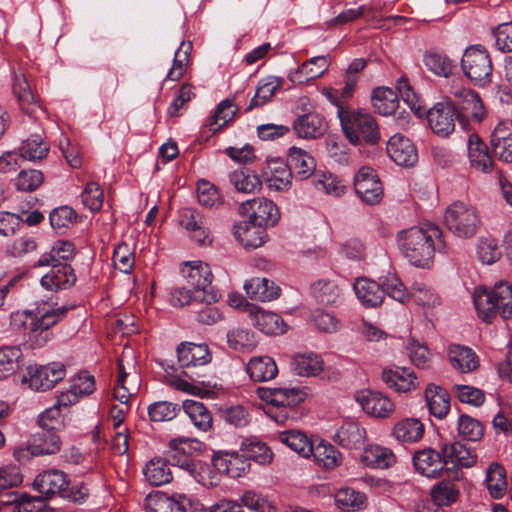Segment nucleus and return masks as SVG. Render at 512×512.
Returning <instances> with one entry per match:
<instances>
[{"mask_svg":"<svg viewBox=\"0 0 512 512\" xmlns=\"http://www.w3.org/2000/svg\"><path fill=\"white\" fill-rule=\"evenodd\" d=\"M71 307L38 301L33 309L11 315L12 329L22 333L25 343L32 349L44 347L54 336L51 328L61 322Z\"/></svg>","mask_w":512,"mask_h":512,"instance_id":"obj_1","label":"nucleus"},{"mask_svg":"<svg viewBox=\"0 0 512 512\" xmlns=\"http://www.w3.org/2000/svg\"><path fill=\"white\" fill-rule=\"evenodd\" d=\"M397 241L404 257L414 266L421 268L430 266L436 250L445 249L442 231L433 224L402 230L397 234Z\"/></svg>","mask_w":512,"mask_h":512,"instance_id":"obj_2","label":"nucleus"},{"mask_svg":"<svg viewBox=\"0 0 512 512\" xmlns=\"http://www.w3.org/2000/svg\"><path fill=\"white\" fill-rule=\"evenodd\" d=\"M328 96L337 107L343 133L351 144L373 146L379 143V126L369 112L362 109L351 110L341 100L334 98L332 93Z\"/></svg>","mask_w":512,"mask_h":512,"instance_id":"obj_3","label":"nucleus"},{"mask_svg":"<svg viewBox=\"0 0 512 512\" xmlns=\"http://www.w3.org/2000/svg\"><path fill=\"white\" fill-rule=\"evenodd\" d=\"M478 316L491 323L499 314L503 319L512 318V285L499 282L493 288L478 287L473 293Z\"/></svg>","mask_w":512,"mask_h":512,"instance_id":"obj_4","label":"nucleus"},{"mask_svg":"<svg viewBox=\"0 0 512 512\" xmlns=\"http://www.w3.org/2000/svg\"><path fill=\"white\" fill-rule=\"evenodd\" d=\"M259 397L267 402L266 413L277 423L294 418V408L304 401L305 393L299 388H259Z\"/></svg>","mask_w":512,"mask_h":512,"instance_id":"obj_5","label":"nucleus"},{"mask_svg":"<svg viewBox=\"0 0 512 512\" xmlns=\"http://www.w3.org/2000/svg\"><path fill=\"white\" fill-rule=\"evenodd\" d=\"M444 224L456 237L472 238L481 226L479 210L470 203L455 201L445 210Z\"/></svg>","mask_w":512,"mask_h":512,"instance_id":"obj_6","label":"nucleus"},{"mask_svg":"<svg viewBox=\"0 0 512 512\" xmlns=\"http://www.w3.org/2000/svg\"><path fill=\"white\" fill-rule=\"evenodd\" d=\"M461 67L464 75L475 85L485 87L492 81V59L481 45L470 46L464 51Z\"/></svg>","mask_w":512,"mask_h":512,"instance_id":"obj_7","label":"nucleus"},{"mask_svg":"<svg viewBox=\"0 0 512 512\" xmlns=\"http://www.w3.org/2000/svg\"><path fill=\"white\" fill-rule=\"evenodd\" d=\"M66 375L65 365L60 362H52L46 365H30L27 367L23 382L35 391H47L52 389Z\"/></svg>","mask_w":512,"mask_h":512,"instance_id":"obj_8","label":"nucleus"},{"mask_svg":"<svg viewBox=\"0 0 512 512\" xmlns=\"http://www.w3.org/2000/svg\"><path fill=\"white\" fill-rule=\"evenodd\" d=\"M427 120L435 134L447 137L454 131L456 120L459 121L457 106L450 100L438 102L428 110Z\"/></svg>","mask_w":512,"mask_h":512,"instance_id":"obj_9","label":"nucleus"},{"mask_svg":"<svg viewBox=\"0 0 512 512\" xmlns=\"http://www.w3.org/2000/svg\"><path fill=\"white\" fill-rule=\"evenodd\" d=\"M239 210L241 214L247 215L248 219L266 229L275 226L280 219V212L276 204L264 197L243 202Z\"/></svg>","mask_w":512,"mask_h":512,"instance_id":"obj_10","label":"nucleus"},{"mask_svg":"<svg viewBox=\"0 0 512 512\" xmlns=\"http://www.w3.org/2000/svg\"><path fill=\"white\" fill-rule=\"evenodd\" d=\"M356 194L369 205L379 203L383 196L382 183L376 172L367 166L361 167L354 178Z\"/></svg>","mask_w":512,"mask_h":512,"instance_id":"obj_11","label":"nucleus"},{"mask_svg":"<svg viewBox=\"0 0 512 512\" xmlns=\"http://www.w3.org/2000/svg\"><path fill=\"white\" fill-rule=\"evenodd\" d=\"M146 505L151 512H196L198 502L193 501L186 495L167 496L157 492L146 498Z\"/></svg>","mask_w":512,"mask_h":512,"instance_id":"obj_12","label":"nucleus"},{"mask_svg":"<svg viewBox=\"0 0 512 512\" xmlns=\"http://www.w3.org/2000/svg\"><path fill=\"white\" fill-rule=\"evenodd\" d=\"M413 464L419 473L429 478L440 477L445 467L447 472L451 470V468L447 467V461L442 449L440 451H436L433 448H424L415 451L413 455Z\"/></svg>","mask_w":512,"mask_h":512,"instance_id":"obj_13","label":"nucleus"},{"mask_svg":"<svg viewBox=\"0 0 512 512\" xmlns=\"http://www.w3.org/2000/svg\"><path fill=\"white\" fill-rule=\"evenodd\" d=\"M262 182L265 181L270 188L277 191L286 190L291 186L293 178L288 161L282 159H268L261 168Z\"/></svg>","mask_w":512,"mask_h":512,"instance_id":"obj_14","label":"nucleus"},{"mask_svg":"<svg viewBox=\"0 0 512 512\" xmlns=\"http://www.w3.org/2000/svg\"><path fill=\"white\" fill-rule=\"evenodd\" d=\"M389 157L399 166L412 167L418 161V152L414 143L402 134H395L387 142Z\"/></svg>","mask_w":512,"mask_h":512,"instance_id":"obj_15","label":"nucleus"},{"mask_svg":"<svg viewBox=\"0 0 512 512\" xmlns=\"http://www.w3.org/2000/svg\"><path fill=\"white\" fill-rule=\"evenodd\" d=\"M181 274L186 284L196 292L207 295L213 290L211 287L213 274L208 264L201 261L186 262L181 268Z\"/></svg>","mask_w":512,"mask_h":512,"instance_id":"obj_16","label":"nucleus"},{"mask_svg":"<svg viewBox=\"0 0 512 512\" xmlns=\"http://www.w3.org/2000/svg\"><path fill=\"white\" fill-rule=\"evenodd\" d=\"M212 464L220 473L227 474L231 478L241 477L250 468V461L244 452L218 451L212 457Z\"/></svg>","mask_w":512,"mask_h":512,"instance_id":"obj_17","label":"nucleus"},{"mask_svg":"<svg viewBox=\"0 0 512 512\" xmlns=\"http://www.w3.org/2000/svg\"><path fill=\"white\" fill-rule=\"evenodd\" d=\"M355 399L368 415L374 417L387 418L394 411L393 402L387 396L377 391H358L355 394Z\"/></svg>","mask_w":512,"mask_h":512,"instance_id":"obj_18","label":"nucleus"},{"mask_svg":"<svg viewBox=\"0 0 512 512\" xmlns=\"http://www.w3.org/2000/svg\"><path fill=\"white\" fill-rule=\"evenodd\" d=\"M69 481L67 475L60 470H48L40 473L33 482V488L43 499H51L55 495L62 497Z\"/></svg>","mask_w":512,"mask_h":512,"instance_id":"obj_19","label":"nucleus"},{"mask_svg":"<svg viewBox=\"0 0 512 512\" xmlns=\"http://www.w3.org/2000/svg\"><path fill=\"white\" fill-rule=\"evenodd\" d=\"M51 270L42 276L41 285L47 290L69 289L76 283L77 277L71 265L65 262L50 264Z\"/></svg>","mask_w":512,"mask_h":512,"instance_id":"obj_20","label":"nucleus"},{"mask_svg":"<svg viewBox=\"0 0 512 512\" xmlns=\"http://www.w3.org/2000/svg\"><path fill=\"white\" fill-rule=\"evenodd\" d=\"M193 444H198L196 441L172 439L169 443V451L165 458L170 466L179 467L189 474L196 472V463L191 456L190 450Z\"/></svg>","mask_w":512,"mask_h":512,"instance_id":"obj_21","label":"nucleus"},{"mask_svg":"<svg viewBox=\"0 0 512 512\" xmlns=\"http://www.w3.org/2000/svg\"><path fill=\"white\" fill-rule=\"evenodd\" d=\"M233 234L246 249L261 247L267 239L266 228L250 219L234 224Z\"/></svg>","mask_w":512,"mask_h":512,"instance_id":"obj_22","label":"nucleus"},{"mask_svg":"<svg viewBox=\"0 0 512 512\" xmlns=\"http://www.w3.org/2000/svg\"><path fill=\"white\" fill-rule=\"evenodd\" d=\"M180 367L190 369L203 366L211 361V353L206 344L182 342L177 347Z\"/></svg>","mask_w":512,"mask_h":512,"instance_id":"obj_23","label":"nucleus"},{"mask_svg":"<svg viewBox=\"0 0 512 512\" xmlns=\"http://www.w3.org/2000/svg\"><path fill=\"white\" fill-rule=\"evenodd\" d=\"M381 379L388 388L399 393H406L418 387L416 375L405 367L385 368Z\"/></svg>","mask_w":512,"mask_h":512,"instance_id":"obj_24","label":"nucleus"},{"mask_svg":"<svg viewBox=\"0 0 512 512\" xmlns=\"http://www.w3.org/2000/svg\"><path fill=\"white\" fill-rule=\"evenodd\" d=\"M457 106L459 114V123L463 126L469 118L481 122L485 116V109L483 102L479 95L472 90H464L462 92V99L454 102Z\"/></svg>","mask_w":512,"mask_h":512,"instance_id":"obj_25","label":"nucleus"},{"mask_svg":"<svg viewBox=\"0 0 512 512\" xmlns=\"http://www.w3.org/2000/svg\"><path fill=\"white\" fill-rule=\"evenodd\" d=\"M492 150L499 160L512 163V122L499 123L491 135Z\"/></svg>","mask_w":512,"mask_h":512,"instance_id":"obj_26","label":"nucleus"},{"mask_svg":"<svg viewBox=\"0 0 512 512\" xmlns=\"http://www.w3.org/2000/svg\"><path fill=\"white\" fill-rule=\"evenodd\" d=\"M468 156L473 168L488 173L493 169L494 161L486 143L475 133L468 138Z\"/></svg>","mask_w":512,"mask_h":512,"instance_id":"obj_27","label":"nucleus"},{"mask_svg":"<svg viewBox=\"0 0 512 512\" xmlns=\"http://www.w3.org/2000/svg\"><path fill=\"white\" fill-rule=\"evenodd\" d=\"M327 124L323 116L318 113L300 115L293 123V129L298 137L315 139L326 132Z\"/></svg>","mask_w":512,"mask_h":512,"instance_id":"obj_28","label":"nucleus"},{"mask_svg":"<svg viewBox=\"0 0 512 512\" xmlns=\"http://www.w3.org/2000/svg\"><path fill=\"white\" fill-rule=\"evenodd\" d=\"M287 161L292 175L297 179L305 180L311 176H314V178L317 177L314 174L316 169L314 158L301 148L291 147Z\"/></svg>","mask_w":512,"mask_h":512,"instance_id":"obj_29","label":"nucleus"},{"mask_svg":"<svg viewBox=\"0 0 512 512\" xmlns=\"http://www.w3.org/2000/svg\"><path fill=\"white\" fill-rule=\"evenodd\" d=\"M246 294L255 301L267 302L277 299L281 289L268 278L253 277L244 285Z\"/></svg>","mask_w":512,"mask_h":512,"instance_id":"obj_30","label":"nucleus"},{"mask_svg":"<svg viewBox=\"0 0 512 512\" xmlns=\"http://www.w3.org/2000/svg\"><path fill=\"white\" fill-rule=\"evenodd\" d=\"M12 90L21 110L29 116H33L40 105L24 74H14Z\"/></svg>","mask_w":512,"mask_h":512,"instance_id":"obj_31","label":"nucleus"},{"mask_svg":"<svg viewBox=\"0 0 512 512\" xmlns=\"http://www.w3.org/2000/svg\"><path fill=\"white\" fill-rule=\"evenodd\" d=\"M248 311L251 323L261 332L267 335L285 332L283 321L276 313L263 311L254 305L250 306Z\"/></svg>","mask_w":512,"mask_h":512,"instance_id":"obj_32","label":"nucleus"},{"mask_svg":"<svg viewBox=\"0 0 512 512\" xmlns=\"http://www.w3.org/2000/svg\"><path fill=\"white\" fill-rule=\"evenodd\" d=\"M221 295L216 290H211L207 295L203 292H196L187 284L175 288L171 293L170 302L173 306L183 307L192 302H207L208 304L216 303Z\"/></svg>","mask_w":512,"mask_h":512,"instance_id":"obj_33","label":"nucleus"},{"mask_svg":"<svg viewBox=\"0 0 512 512\" xmlns=\"http://www.w3.org/2000/svg\"><path fill=\"white\" fill-rule=\"evenodd\" d=\"M442 452L447 461V466L472 467L477 461V455L461 442L445 443L442 445Z\"/></svg>","mask_w":512,"mask_h":512,"instance_id":"obj_34","label":"nucleus"},{"mask_svg":"<svg viewBox=\"0 0 512 512\" xmlns=\"http://www.w3.org/2000/svg\"><path fill=\"white\" fill-rule=\"evenodd\" d=\"M354 290L358 299L367 307H377L384 300L382 285L373 280L358 278Z\"/></svg>","mask_w":512,"mask_h":512,"instance_id":"obj_35","label":"nucleus"},{"mask_svg":"<svg viewBox=\"0 0 512 512\" xmlns=\"http://www.w3.org/2000/svg\"><path fill=\"white\" fill-rule=\"evenodd\" d=\"M423 64L429 72L444 78H449L455 67L448 55L436 49H429L424 52Z\"/></svg>","mask_w":512,"mask_h":512,"instance_id":"obj_36","label":"nucleus"},{"mask_svg":"<svg viewBox=\"0 0 512 512\" xmlns=\"http://www.w3.org/2000/svg\"><path fill=\"white\" fill-rule=\"evenodd\" d=\"M329 67L326 56L313 57L304 62L294 74L290 76L292 82L299 84L321 77Z\"/></svg>","mask_w":512,"mask_h":512,"instance_id":"obj_37","label":"nucleus"},{"mask_svg":"<svg viewBox=\"0 0 512 512\" xmlns=\"http://www.w3.org/2000/svg\"><path fill=\"white\" fill-rule=\"evenodd\" d=\"M429 411L435 417L444 418L450 409V396L447 390L435 384H429L425 390Z\"/></svg>","mask_w":512,"mask_h":512,"instance_id":"obj_38","label":"nucleus"},{"mask_svg":"<svg viewBox=\"0 0 512 512\" xmlns=\"http://www.w3.org/2000/svg\"><path fill=\"white\" fill-rule=\"evenodd\" d=\"M40 430L34 433L30 440L32 443L33 453L43 454H55L61 449V439L57 434V431L49 430L45 428H39Z\"/></svg>","mask_w":512,"mask_h":512,"instance_id":"obj_39","label":"nucleus"},{"mask_svg":"<svg viewBox=\"0 0 512 512\" xmlns=\"http://www.w3.org/2000/svg\"><path fill=\"white\" fill-rule=\"evenodd\" d=\"M247 372L253 381L264 382L275 378L278 374V368L271 357L259 356L248 362Z\"/></svg>","mask_w":512,"mask_h":512,"instance_id":"obj_40","label":"nucleus"},{"mask_svg":"<svg viewBox=\"0 0 512 512\" xmlns=\"http://www.w3.org/2000/svg\"><path fill=\"white\" fill-rule=\"evenodd\" d=\"M366 431L358 423L345 422L337 431L338 444L347 449H357L364 445Z\"/></svg>","mask_w":512,"mask_h":512,"instance_id":"obj_41","label":"nucleus"},{"mask_svg":"<svg viewBox=\"0 0 512 512\" xmlns=\"http://www.w3.org/2000/svg\"><path fill=\"white\" fill-rule=\"evenodd\" d=\"M371 101L375 111L384 116L393 114L399 106L397 92L388 87L375 88Z\"/></svg>","mask_w":512,"mask_h":512,"instance_id":"obj_42","label":"nucleus"},{"mask_svg":"<svg viewBox=\"0 0 512 512\" xmlns=\"http://www.w3.org/2000/svg\"><path fill=\"white\" fill-rule=\"evenodd\" d=\"M450 361L454 368L463 373L474 371L479 366V359L476 353L468 347L452 345L449 349Z\"/></svg>","mask_w":512,"mask_h":512,"instance_id":"obj_43","label":"nucleus"},{"mask_svg":"<svg viewBox=\"0 0 512 512\" xmlns=\"http://www.w3.org/2000/svg\"><path fill=\"white\" fill-rule=\"evenodd\" d=\"M144 476L153 486L167 484L173 479L170 465L165 458L151 459L144 469Z\"/></svg>","mask_w":512,"mask_h":512,"instance_id":"obj_44","label":"nucleus"},{"mask_svg":"<svg viewBox=\"0 0 512 512\" xmlns=\"http://www.w3.org/2000/svg\"><path fill=\"white\" fill-rule=\"evenodd\" d=\"M291 368L299 376H316L323 369V361L313 353L297 354L292 358Z\"/></svg>","mask_w":512,"mask_h":512,"instance_id":"obj_45","label":"nucleus"},{"mask_svg":"<svg viewBox=\"0 0 512 512\" xmlns=\"http://www.w3.org/2000/svg\"><path fill=\"white\" fill-rule=\"evenodd\" d=\"M424 434L423 423L416 418H407L399 421L393 428V435L402 442H417Z\"/></svg>","mask_w":512,"mask_h":512,"instance_id":"obj_46","label":"nucleus"},{"mask_svg":"<svg viewBox=\"0 0 512 512\" xmlns=\"http://www.w3.org/2000/svg\"><path fill=\"white\" fill-rule=\"evenodd\" d=\"M229 178L238 192L255 193L262 188V179L249 169L236 170Z\"/></svg>","mask_w":512,"mask_h":512,"instance_id":"obj_47","label":"nucleus"},{"mask_svg":"<svg viewBox=\"0 0 512 512\" xmlns=\"http://www.w3.org/2000/svg\"><path fill=\"white\" fill-rule=\"evenodd\" d=\"M183 409L199 430L208 431L212 427V415L203 403L185 400Z\"/></svg>","mask_w":512,"mask_h":512,"instance_id":"obj_48","label":"nucleus"},{"mask_svg":"<svg viewBox=\"0 0 512 512\" xmlns=\"http://www.w3.org/2000/svg\"><path fill=\"white\" fill-rule=\"evenodd\" d=\"M75 256L74 245L70 241H57L49 253L43 254L37 261L36 266H48L53 262H65Z\"/></svg>","mask_w":512,"mask_h":512,"instance_id":"obj_49","label":"nucleus"},{"mask_svg":"<svg viewBox=\"0 0 512 512\" xmlns=\"http://www.w3.org/2000/svg\"><path fill=\"white\" fill-rule=\"evenodd\" d=\"M280 440L300 456L305 458L311 456L313 443L304 433L296 430L285 431L280 434Z\"/></svg>","mask_w":512,"mask_h":512,"instance_id":"obj_50","label":"nucleus"},{"mask_svg":"<svg viewBox=\"0 0 512 512\" xmlns=\"http://www.w3.org/2000/svg\"><path fill=\"white\" fill-rule=\"evenodd\" d=\"M48 151V143L44 142L41 136L36 134L24 140L19 148L20 156L30 161L44 159Z\"/></svg>","mask_w":512,"mask_h":512,"instance_id":"obj_51","label":"nucleus"},{"mask_svg":"<svg viewBox=\"0 0 512 512\" xmlns=\"http://www.w3.org/2000/svg\"><path fill=\"white\" fill-rule=\"evenodd\" d=\"M228 346L235 351H251L256 347L254 333L247 329L233 328L227 333Z\"/></svg>","mask_w":512,"mask_h":512,"instance_id":"obj_52","label":"nucleus"},{"mask_svg":"<svg viewBox=\"0 0 512 512\" xmlns=\"http://www.w3.org/2000/svg\"><path fill=\"white\" fill-rule=\"evenodd\" d=\"M241 451L249 461L253 459L260 464L270 463L273 458L271 449L258 439H246L242 442Z\"/></svg>","mask_w":512,"mask_h":512,"instance_id":"obj_53","label":"nucleus"},{"mask_svg":"<svg viewBox=\"0 0 512 512\" xmlns=\"http://www.w3.org/2000/svg\"><path fill=\"white\" fill-rule=\"evenodd\" d=\"M234 108V104L230 99H225L220 102L214 112L209 118L207 127L213 133L219 131L222 127L226 126L234 117L237 112V108Z\"/></svg>","mask_w":512,"mask_h":512,"instance_id":"obj_54","label":"nucleus"},{"mask_svg":"<svg viewBox=\"0 0 512 512\" xmlns=\"http://www.w3.org/2000/svg\"><path fill=\"white\" fill-rule=\"evenodd\" d=\"M487 488L490 495L499 499L503 497L507 489L506 472L499 464H492L487 471Z\"/></svg>","mask_w":512,"mask_h":512,"instance_id":"obj_55","label":"nucleus"},{"mask_svg":"<svg viewBox=\"0 0 512 512\" xmlns=\"http://www.w3.org/2000/svg\"><path fill=\"white\" fill-rule=\"evenodd\" d=\"M314 298L322 305L336 304L340 297L338 286L329 280H319L312 287Z\"/></svg>","mask_w":512,"mask_h":512,"instance_id":"obj_56","label":"nucleus"},{"mask_svg":"<svg viewBox=\"0 0 512 512\" xmlns=\"http://www.w3.org/2000/svg\"><path fill=\"white\" fill-rule=\"evenodd\" d=\"M459 490L456 485L447 480L439 482L431 490V498L437 506H448L458 498Z\"/></svg>","mask_w":512,"mask_h":512,"instance_id":"obj_57","label":"nucleus"},{"mask_svg":"<svg viewBox=\"0 0 512 512\" xmlns=\"http://www.w3.org/2000/svg\"><path fill=\"white\" fill-rule=\"evenodd\" d=\"M311 455L319 466L326 469H333L339 463V452L331 444L320 442L316 446L313 445Z\"/></svg>","mask_w":512,"mask_h":512,"instance_id":"obj_58","label":"nucleus"},{"mask_svg":"<svg viewBox=\"0 0 512 512\" xmlns=\"http://www.w3.org/2000/svg\"><path fill=\"white\" fill-rule=\"evenodd\" d=\"M179 411L180 406L169 401L154 402L148 407V415L153 422L170 421L177 416Z\"/></svg>","mask_w":512,"mask_h":512,"instance_id":"obj_59","label":"nucleus"},{"mask_svg":"<svg viewBox=\"0 0 512 512\" xmlns=\"http://www.w3.org/2000/svg\"><path fill=\"white\" fill-rule=\"evenodd\" d=\"M21 351L16 347L0 348V380L14 374L18 369Z\"/></svg>","mask_w":512,"mask_h":512,"instance_id":"obj_60","label":"nucleus"},{"mask_svg":"<svg viewBox=\"0 0 512 512\" xmlns=\"http://www.w3.org/2000/svg\"><path fill=\"white\" fill-rule=\"evenodd\" d=\"M337 505L344 510H359L365 505L364 494L351 488H342L335 495Z\"/></svg>","mask_w":512,"mask_h":512,"instance_id":"obj_61","label":"nucleus"},{"mask_svg":"<svg viewBox=\"0 0 512 512\" xmlns=\"http://www.w3.org/2000/svg\"><path fill=\"white\" fill-rule=\"evenodd\" d=\"M477 255L483 264L497 262L501 257L497 240L492 237H481L477 245Z\"/></svg>","mask_w":512,"mask_h":512,"instance_id":"obj_62","label":"nucleus"},{"mask_svg":"<svg viewBox=\"0 0 512 512\" xmlns=\"http://www.w3.org/2000/svg\"><path fill=\"white\" fill-rule=\"evenodd\" d=\"M43 181L44 175L41 171L35 169H23L19 172L15 180V186L19 191L32 192L40 187Z\"/></svg>","mask_w":512,"mask_h":512,"instance_id":"obj_63","label":"nucleus"},{"mask_svg":"<svg viewBox=\"0 0 512 512\" xmlns=\"http://www.w3.org/2000/svg\"><path fill=\"white\" fill-rule=\"evenodd\" d=\"M458 431L463 439L474 442L479 441L484 435L481 422L465 414L459 417Z\"/></svg>","mask_w":512,"mask_h":512,"instance_id":"obj_64","label":"nucleus"}]
</instances>
